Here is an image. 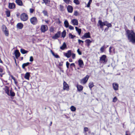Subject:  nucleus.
<instances>
[{"mask_svg": "<svg viewBox=\"0 0 135 135\" xmlns=\"http://www.w3.org/2000/svg\"><path fill=\"white\" fill-rule=\"evenodd\" d=\"M30 21L31 23L33 25H36L37 23V18L35 17L31 18Z\"/></svg>", "mask_w": 135, "mask_h": 135, "instance_id": "7ed1b4c3", "label": "nucleus"}, {"mask_svg": "<svg viewBox=\"0 0 135 135\" xmlns=\"http://www.w3.org/2000/svg\"><path fill=\"white\" fill-rule=\"evenodd\" d=\"M71 22L73 25L77 26L78 24V20L76 19H73L71 20Z\"/></svg>", "mask_w": 135, "mask_h": 135, "instance_id": "4468645a", "label": "nucleus"}, {"mask_svg": "<svg viewBox=\"0 0 135 135\" xmlns=\"http://www.w3.org/2000/svg\"><path fill=\"white\" fill-rule=\"evenodd\" d=\"M2 29L3 31L4 32L5 31V30H6L7 29L6 27V26L5 25H3L2 26Z\"/></svg>", "mask_w": 135, "mask_h": 135, "instance_id": "ea45409f", "label": "nucleus"}, {"mask_svg": "<svg viewBox=\"0 0 135 135\" xmlns=\"http://www.w3.org/2000/svg\"><path fill=\"white\" fill-rule=\"evenodd\" d=\"M117 98L116 97H114L113 99V102H117Z\"/></svg>", "mask_w": 135, "mask_h": 135, "instance_id": "de8ad7c7", "label": "nucleus"}, {"mask_svg": "<svg viewBox=\"0 0 135 135\" xmlns=\"http://www.w3.org/2000/svg\"><path fill=\"white\" fill-rule=\"evenodd\" d=\"M42 12L45 16H48L47 12L46 11L44 10Z\"/></svg>", "mask_w": 135, "mask_h": 135, "instance_id": "79ce46f5", "label": "nucleus"}, {"mask_svg": "<svg viewBox=\"0 0 135 135\" xmlns=\"http://www.w3.org/2000/svg\"><path fill=\"white\" fill-rule=\"evenodd\" d=\"M113 49V50H114V48L113 47H109V51L110 54H111L112 53V51H111V49Z\"/></svg>", "mask_w": 135, "mask_h": 135, "instance_id": "c03bdc74", "label": "nucleus"}, {"mask_svg": "<svg viewBox=\"0 0 135 135\" xmlns=\"http://www.w3.org/2000/svg\"><path fill=\"white\" fill-rule=\"evenodd\" d=\"M106 48L105 45H103L100 49V50L101 52H103L104 51V49Z\"/></svg>", "mask_w": 135, "mask_h": 135, "instance_id": "72a5a7b5", "label": "nucleus"}, {"mask_svg": "<svg viewBox=\"0 0 135 135\" xmlns=\"http://www.w3.org/2000/svg\"><path fill=\"white\" fill-rule=\"evenodd\" d=\"M71 110L73 112H74L76 110V108L73 106H72L70 108Z\"/></svg>", "mask_w": 135, "mask_h": 135, "instance_id": "f704fd0d", "label": "nucleus"}, {"mask_svg": "<svg viewBox=\"0 0 135 135\" xmlns=\"http://www.w3.org/2000/svg\"><path fill=\"white\" fill-rule=\"evenodd\" d=\"M78 14H79L78 13L77 11H75L74 12V15L77 16L78 15Z\"/></svg>", "mask_w": 135, "mask_h": 135, "instance_id": "8fccbe9b", "label": "nucleus"}, {"mask_svg": "<svg viewBox=\"0 0 135 135\" xmlns=\"http://www.w3.org/2000/svg\"><path fill=\"white\" fill-rule=\"evenodd\" d=\"M84 37L86 38H90L91 37L90 36V33L88 32L85 33L84 36L81 37V38L82 39H84Z\"/></svg>", "mask_w": 135, "mask_h": 135, "instance_id": "ddd939ff", "label": "nucleus"}, {"mask_svg": "<svg viewBox=\"0 0 135 135\" xmlns=\"http://www.w3.org/2000/svg\"><path fill=\"white\" fill-rule=\"evenodd\" d=\"M107 59L106 56L105 55H103L100 57V60L101 62L103 63H105L107 62L106 60Z\"/></svg>", "mask_w": 135, "mask_h": 135, "instance_id": "39448f33", "label": "nucleus"}, {"mask_svg": "<svg viewBox=\"0 0 135 135\" xmlns=\"http://www.w3.org/2000/svg\"><path fill=\"white\" fill-rule=\"evenodd\" d=\"M15 2L19 6H22L23 5L22 2L21 0H16Z\"/></svg>", "mask_w": 135, "mask_h": 135, "instance_id": "aec40b11", "label": "nucleus"}, {"mask_svg": "<svg viewBox=\"0 0 135 135\" xmlns=\"http://www.w3.org/2000/svg\"><path fill=\"white\" fill-rule=\"evenodd\" d=\"M11 78L14 80V81H15V80H16V79H15V78L12 75H11Z\"/></svg>", "mask_w": 135, "mask_h": 135, "instance_id": "680f3d73", "label": "nucleus"}, {"mask_svg": "<svg viewBox=\"0 0 135 135\" xmlns=\"http://www.w3.org/2000/svg\"><path fill=\"white\" fill-rule=\"evenodd\" d=\"M74 2L77 5L79 4V2L78 0H74Z\"/></svg>", "mask_w": 135, "mask_h": 135, "instance_id": "a18cd8bd", "label": "nucleus"}, {"mask_svg": "<svg viewBox=\"0 0 135 135\" xmlns=\"http://www.w3.org/2000/svg\"><path fill=\"white\" fill-rule=\"evenodd\" d=\"M94 86L93 83V82H90L89 84V87L90 89H91Z\"/></svg>", "mask_w": 135, "mask_h": 135, "instance_id": "c85d7f7f", "label": "nucleus"}, {"mask_svg": "<svg viewBox=\"0 0 135 135\" xmlns=\"http://www.w3.org/2000/svg\"><path fill=\"white\" fill-rule=\"evenodd\" d=\"M14 54L16 59H18L20 55V54L18 50H16L15 51Z\"/></svg>", "mask_w": 135, "mask_h": 135, "instance_id": "9b49d317", "label": "nucleus"}, {"mask_svg": "<svg viewBox=\"0 0 135 135\" xmlns=\"http://www.w3.org/2000/svg\"><path fill=\"white\" fill-rule=\"evenodd\" d=\"M30 64V63L28 62L23 64L22 65V68L23 69H25L26 66H28Z\"/></svg>", "mask_w": 135, "mask_h": 135, "instance_id": "7c9ffc66", "label": "nucleus"}, {"mask_svg": "<svg viewBox=\"0 0 135 135\" xmlns=\"http://www.w3.org/2000/svg\"><path fill=\"white\" fill-rule=\"evenodd\" d=\"M66 35V32L65 30H64L61 33L62 37L64 38L65 37Z\"/></svg>", "mask_w": 135, "mask_h": 135, "instance_id": "2f4dec72", "label": "nucleus"}, {"mask_svg": "<svg viewBox=\"0 0 135 135\" xmlns=\"http://www.w3.org/2000/svg\"><path fill=\"white\" fill-rule=\"evenodd\" d=\"M126 35L129 41L132 43H135V33L132 30L125 29Z\"/></svg>", "mask_w": 135, "mask_h": 135, "instance_id": "f257e3e1", "label": "nucleus"}, {"mask_svg": "<svg viewBox=\"0 0 135 135\" xmlns=\"http://www.w3.org/2000/svg\"><path fill=\"white\" fill-rule=\"evenodd\" d=\"M61 32L58 31L56 33L55 35L52 37V38L54 39H57V38H59L61 35Z\"/></svg>", "mask_w": 135, "mask_h": 135, "instance_id": "423d86ee", "label": "nucleus"}, {"mask_svg": "<svg viewBox=\"0 0 135 135\" xmlns=\"http://www.w3.org/2000/svg\"><path fill=\"white\" fill-rule=\"evenodd\" d=\"M66 47V43L64 42L62 45L60 47V49L62 50H64Z\"/></svg>", "mask_w": 135, "mask_h": 135, "instance_id": "4be33fe9", "label": "nucleus"}, {"mask_svg": "<svg viewBox=\"0 0 135 135\" xmlns=\"http://www.w3.org/2000/svg\"><path fill=\"white\" fill-rule=\"evenodd\" d=\"M54 30V29L53 28H51L50 30V31L51 32H53Z\"/></svg>", "mask_w": 135, "mask_h": 135, "instance_id": "69168bd1", "label": "nucleus"}, {"mask_svg": "<svg viewBox=\"0 0 135 135\" xmlns=\"http://www.w3.org/2000/svg\"><path fill=\"white\" fill-rule=\"evenodd\" d=\"M105 21L102 22L101 20H99L98 21V23H101L102 25L103 26H105Z\"/></svg>", "mask_w": 135, "mask_h": 135, "instance_id": "e433bc0d", "label": "nucleus"}, {"mask_svg": "<svg viewBox=\"0 0 135 135\" xmlns=\"http://www.w3.org/2000/svg\"><path fill=\"white\" fill-rule=\"evenodd\" d=\"M63 65V62H60L59 64V66H62Z\"/></svg>", "mask_w": 135, "mask_h": 135, "instance_id": "e2e57ef3", "label": "nucleus"}, {"mask_svg": "<svg viewBox=\"0 0 135 135\" xmlns=\"http://www.w3.org/2000/svg\"><path fill=\"white\" fill-rule=\"evenodd\" d=\"M10 93H9V95H8V96H11V97H14L15 95V93L12 91V90H10Z\"/></svg>", "mask_w": 135, "mask_h": 135, "instance_id": "c756f323", "label": "nucleus"}, {"mask_svg": "<svg viewBox=\"0 0 135 135\" xmlns=\"http://www.w3.org/2000/svg\"><path fill=\"white\" fill-rule=\"evenodd\" d=\"M72 66H73V67H75V65L74 63H73L71 64H70V68H72Z\"/></svg>", "mask_w": 135, "mask_h": 135, "instance_id": "4d7b16f0", "label": "nucleus"}, {"mask_svg": "<svg viewBox=\"0 0 135 135\" xmlns=\"http://www.w3.org/2000/svg\"><path fill=\"white\" fill-rule=\"evenodd\" d=\"M64 55L67 57V58H69L71 55V50H69L68 51L67 53H65L64 54Z\"/></svg>", "mask_w": 135, "mask_h": 135, "instance_id": "9d476101", "label": "nucleus"}, {"mask_svg": "<svg viewBox=\"0 0 135 135\" xmlns=\"http://www.w3.org/2000/svg\"><path fill=\"white\" fill-rule=\"evenodd\" d=\"M20 18L22 21H26L28 20V16L26 13H23L20 15Z\"/></svg>", "mask_w": 135, "mask_h": 135, "instance_id": "f03ea898", "label": "nucleus"}, {"mask_svg": "<svg viewBox=\"0 0 135 135\" xmlns=\"http://www.w3.org/2000/svg\"><path fill=\"white\" fill-rule=\"evenodd\" d=\"M108 28H108V27H107L106 28H105V30H104V31L105 32V31H108Z\"/></svg>", "mask_w": 135, "mask_h": 135, "instance_id": "0e129e2a", "label": "nucleus"}, {"mask_svg": "<svg viewBox=\"0 0 135 135\" xmlns=\"http://www.w3.org/2000/svg\"><path fill=\"white\" fill-rule=\"evenodd\" d=\"M40 30L42 32H44L47 30V27L46 25H41Z\"/></svg>", "mask_w": 135, "mask_h": 135, "instance_id": "0eeeda50", "label": "nucleus"}, {"mask_svg": "<svg viewBox=\"0 0 135 135\" xmlns=\"http://www.w3.org/2000/svg\"><path fill=\"white\" fill-rule=\"evenodd\" d=\"M51 52L52 55L56 58H59L60 57L57 54H55L54 53L52 50H51Z\"/></svg>", "mask_w": 135, "mask_h": 135, "instance_id": "bb28decb", "label": "nucleus"}, {"mask_svg": "<svg viewBox=\"0 0 135 135\" xmlns=\"http://www.w3.org/2000/svg\"><path fill=\"white\" fill-rule=\"evenodd\" d=\"M77 52L79 55H81L82 54L81 52L80 51L79 49H78L77 50Z\"/></svg>", "mask_w": 135, "mask_h": 135, "instance_id": "09e8293b", "label": "nucleus"}, {"mask_svg": "<svg viewBox=\"0 0 135 135\" xmlns=\"http://www.w3.org/2000/svg\"><path fill=\"white\" fill-rule=\"evenodd\" d=\"M65 26L66 28H68L69 27V23L67 20H65L64 23Z\"/></svg>", "mask_w": 135, "mask_h": 135, "instance_id": "b1692460", "label": "nucleus"}, {"mask_svg": "<svg viewBox=\"0 0 135 135\" xmlns=\"http://www.w3.org/2000/svg\"><path fill=\"white\" fill-rule=\"evenodd\" d=\"M92 1V0H89V2H88V3L90 4L91 3Z\"/></svg>", "mask_w": 135, "mask_h": 135, "instance_id": "774afa93", "label": "nucleus"}, {"mask_svg": "<svg viewBox=\"0 0 135 135\" xmlns=\"http://www.w3.org/2000/svg\"><path fill=\"white\" fill-rule=\"evenodd\" d=\"M60 6V10L62 11L64 10V7L63 5L61 4Z\"/></svg>", "mask_w": 135, "mask_h": 135, "instance_id": "37998d69", "label": "nucleus"}, {"mask_svg": "<svg viewBox=\"0 0 135 135\" xmlns=\"http://www.w3.org/2000/svg\"><path fill=\"white\" fill-rule=\"evenodd\" d=\"M69 29L71 30H73L74 29V27L71 25H69Z\"/></svg>", "mask_w": 135, "mask_h": 135, "instance_id": "5fc2aeb1", "label": "nucleus"}, {"mask_svg": "<svg viewBox=\"0 0 135 135\" xmlns=\"http://www.w3.org/2000/svg\"><path fill=\"white\" fill-rule=\"evenodd\" d=\"M105 26H107V25H108V22L107 21H105Z\"/></svg>", "mask_w": 135, "mask_h": 135, "instance_id": "338daca9", "label": "nucleus"}, {"mask_svg": "<svg viewBox=\"0 0 135 135\" xmlns=\"http://www.w3.org/2000/svg\"><path fill=\"white\" fill-rule=\"evenodd\" d=\"M33 61V57L31 56L30 57V61L31 62H32Z\"/></svg>", "mask_w": 135, "mask_h": 135, "instance_id": "13d9d810", "label": "nucleus"}, {"mask_svg": "<svg viewBox=\"0 0 135 135\" xmlns=\"http://www.w3.org/2000/svg\"><path fill=\"white\" fill-rule=\"evenodd\" d=\"M7 11H6V13L7 15V16L8 17H9L10 16V11L8 9H6Z\"/></svg>", "mask_w": 135, "mask_h": 135, "instance_id": "cd10ccee", "label": "nucleus"}, {"mask_svg": "<svg viewBox=\"0 0 135 135\" xmlns=\"http://www.w3.org/2000/svg\"><path fill=\"white\" fill-rule=\"evenodd\" d=\"M63 89L64 90H66L67 91H69V87L68 85L66 83L65 81H64L63 84Z\"/></svg>", "mask_w": 135, "mask_h": 135, "instance_id": "20e7f679", "label": "nucleus"}, {"mask_svg": "<svg viewBox=\"0 0 135 135\" xmlns=\"http://www.w3.org/2000/svg\"><path fill=\"white\" fill-rule=\"evenodd\" d=\"M88 128L85 127L84 128V131L85 132L88 131Z\"/></svg>", "mask_w": 135, "mask_h": 135, "instance_id": "bf43d9fd", "label": "nucleus"}, {"mask_svg": "<svg viewBox=\"0 0 135 135\" xmlns=\"http://www.w3.org/2000/svg\"><path fill=\"white\" fill-rule=\"evenodd\" d=\"M69 38L71 39H73L75 37V36L73 35L71 33H69Z\"/></svg>", "mask_w": 135, "mask_h": 135, "instance_id": "c9c22d12", "label": "nucleus"}, {"mask_svg": "<svg viewBox=\"0 0 135 135\" xmlns=\"http://www.w3.org/2000/svg\"><path fill=\"white\" fill-rule=\"evenodd\" d=\"M112 85L113 88L115 90H117L118 89L119 85L118 84L114 83H113Z\"/></svg>", "mask_w": 135, "mask_h": 135, "instance_id": "f8f14e48", "label": "nucleus"}, {"mask_svg": "<svg viewBox=\"0 0 135 135\" xmlns=\"http://www.w3.org/2000/svg\"><path fill=\"white\" fill-rule=\"evenodd\" d=\"M76 87L78 91L79 92L82 90L83 89V87L82 85L78 84L77 85Z\"/></svg>", "mask_w": 135, "mask_h": 135, "instance_id": "2eb2a0df", "label": "nucleus"}, {"mask_svg": "<svg viewBox=\"0 0 135 135\" xmlns=\"http://www.w3.org/2000/svg\"><path fill=\"white\" fill-rule=\"evenodd\" d=\"M78 64L80 67L83 68L84 65L83 62V60L81 59H79L78 61Z\"/></svg>", "mask_w": 135, "mask_h": 135, "instance_id": "dca6fc26", "label": "nucleus"}, {"mask_svg": "<svg viewBox=\"0 0 135 135\" xmlns=\"http://www.w3.org/2000/svg\"><path fill=\"white\" fill-rule=\"evenodd\" d=\"M112 26V25L110 23H108V25H107V27L109 28V27H111Z\"/></svg>", "mask_w": 135, "mask_h": 135, "instance_id": "052dcab7", "label": "nucleus"}, {"mask_svg": "<svg viewBox=\"0 0 135 135\" xmlns=\"http://www.w3.org/2000/svg\"><path fill=\"white\" fill-rule=\"evenodd\" d=\"M2 29L3 31L4 32L5 31V30H6L7 29L6 27V26L5 25H3L2 26Z\"/></svg>", "mask_w": 135, "mask_h": 135, "instance_id": "a19ab883", "label": "nucleus"}, {"mask_svg": "<svg viewBox=\"0 0 135 135\" xmlns=\"http://www.w3.org/2000/svg\"><path fill=\"white\" fill-rule=\"evenodd\" d=\"M20 52L22 54H25L27 53L28 52V51L24 49H20Z\"/></svg>", "mask_w": 135, "mask_h": 135, "instance_id": "393cba45", "label": "nucleus"}, {"mask_svg": "<svg viewBox=\"0 0 135 135\" xmlns=\"http://www.w3.org/2000/svg\"><path fill=\"white\" fill-rule=\"evenodd\" d=\"M70 64L67 61L66 62V66L67 68V69H68L69 68V65Z\"/></svg>", "mask_w": 135, "mask_h": 135, "instance_id": "864d4df0", "label": "nucleus"}, {"mask_svg": "<svg viewBox=\"0 0 135 135\" xmlns=\"http://www.w3.org/2000/svg\"><path fill=\"white\" fill-rule=\"evenodd\" d=\"M30 73L29 72L26 73L25 74L24 76L25 78L28 80H29V78L30 76Z\"/></svg>", "mask_w": 135, "mask_h": 135, "instance_id": "a211bd4d", "label": "nucleus"}, {"mask_svg": "<svg viewBox=\"0 0 135 135\" xmlns=\"http://www.w3.org/2000/svg\"><path fill=\"white\" fill-rule=\"evenodd\" d=\"M85 42L86 43L87 46H89L90 45V43L91 42V41L89 39H87L85 41Z\"/></svg>", "mask_w": 135, "mask_h": 135, "instance_id": "5701e85b", "label": "nucleus"}, {"mask_svg": "<svg viewBox=\"0 0 135 135\" xmlns=\"http://www.w3.org/2000/svg\"><path fill=\"white\" fill-rule=\"evenodd\" d=\"M63 1L66 4H69L70 2V0H63Z\"/></svg>", "mask_w": 135, "mask_h": 135, "instance_id": "3c124183", "label": "nucleus"}, {"mask_svg": "<svg viewBox=\"0 0 135 135\" xmlns=\"http://www.w3.org/2000/svg\"><path fill=\"white\" fill-rule=\"evenodd\" d=\"M30 13H32L33 12L35 11L34 9L32 8H30Z\"/></svg>", "mask_w": 135, "mask_h": 135, "instance_id": "603ef678", "label": "nucleus"}, {"mask_svg": "<svg viewBox=\"0 0 135 135\" xmlns=\"http://www.w3.org/2000/svg\"><path fill=\"white\" fill-rule=\"evenodd\" d=\"M43 1L46 5H47L49 4L50 2L49 0H43Z\"/></svg>", "mask_w": 135, "mask_h": 135, "instance_id": "4c0bfd02", "label": "nucleus"}, {"mask_svg": "<svg viewBox=\"0 0 135 135\" xmlns=\"http://www.w3.org/2000/svg\"><path fill=\"white\" fill-rule=\"evenodd\" d=\"M100 26V28H101L102 30H103V26L101 24V23H98V26Z\"/></svg>", "mask_w": 135, "mask_h": 135, "instance_id": "49530a36", "label": "nucleus"}, {"mask_svg": "<svg viewBox=\"0 0 135 135\" xmlns=\"http://www.w3.org/2000/svg\"><path fill=\"white\" fill-rule=\"evenodd\" d=\"M78 42L79 44L81 46H83L84 43V41H83L81 40L80 39L78 40Z\"/></svg>", "mask_w": 135, "mask_h": 135, "instance_id": "473e14b6", "label": "nucleus"}, {"mask_svg": "<svg viewBox=\"0 0 135 135\" xmlns=\"http://www.w3.org/2000/svg\"><path fill=\"white\" fill-rule=\"evenodd\" d=\"M8 7L10 9H14L16 7V5L14 3H9Z\"/></svg>", "mask_w": 135, "mask_h": 135, "instance_id": "6e6552de", "label": "nucleus"}, {"mask_svg": "<svg viewBox=\"0 0 135 135\" xmlns=\"http://www.w3.org/2000/svg\"><path fill=\"white\" fill-rule=\"evenodd\" d=\"M75 28L76 31L77 32L79 35H80L81 32V29L80 28H79L77 27H75Z\"/></svg>", "mask_w": 135, "mask_h": 135, "instance_id": "a878e982", "label": "nucleus"}, {"mask_svg": "<svg viewBox=\"0 0 135 135\" xmlns=\"http://www.w3.org/2000/svg\"><path fill=\"white\" fill-rule=\"evenodd\" d=\"M6 93L8 95H9V88L7 86H6L4 89Z\"/></svg>", "mask_w": 135, "mask_h": 135, "instance_id": "412c9836", "label": "nucleus"}, {"mask_svg": "<svg viewBox=\"0 0 135 135\" xmlns=\"http://www.w3.org/2000/svg\"><path fill=\"white\" fill-rule=\"evenodd\" d=\"M89 78V76L88 75H86L85 77L81 80V82L83 84H85L87 82Z\"/></svg>", "mask_w": 135, "mask_h": 135, "instance_id": "1a4fd4ad", "label": "nucleus"}, {"mask_svg": "<svg viewBox=\"0 0 135 135\" xmlns=\"http://www.w3.org/2000/svg\"><path fill=\"white\" fill-rule=\"evenodd\" d=\"M72 57L73 59H74L75 57V54H72Z\"/></svg>", "mask_w": 135, "mask_h": 135, "instance_id": "6e6d98bb", "label": "nucleus"}, {"mask_svg": "<svg viewBox=\"0 0 135 135\" xmlns=\"http://www.w3.org/2000/svg\"><path fill=\"white\" fill-rule=\"evenodd\" d=\"M5 35L7 36H8L9 35V32L8 31L7 29L6 30H5V31H4Z\"/></svg>", "mask_w": 135, "mask_h": 135, "instance_id": "58836bf2", "label": "nucleus"}, {"mask_svg": "<svg viewBox=\"0 0 135 135\" xmlns=\"http://www.w3.org/2000/svg\"><path fill=\"white\" fill-rule=\"evenodd\" d=\"M17 27L20 29H21L23 27V25L21 23H18L17 25Z\"/></svg>", "mask_w": 135, "mask_h": 135, "instance_id": "6ab92c4d", "label": "nucleus"}, {"mask_svg": "<svg viewBox=\"0 0 135 135\" xmlns=\"http://www.w3.org/2000/svg\"><path fill=\"white\" fill-rule=\"evenodd\" d=\"M67 9L68 12H69L71 13L73 11V7L69 5L67 7Z\"/></svg>", "mask_w": 135, "mask_h": 135, "instance_id": "f3484780", "label": "nucleus"}]
</instances>
